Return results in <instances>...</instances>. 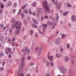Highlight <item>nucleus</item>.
Instances as JSON below:
<instances>
[{"label": "nucleus", "instance_id": "obj_41", "mask_svg": "<svg viewBox=\"0 0 76 76\" xmlns=\"http://www.w3.org/2000/svg\"><path fill=\"white\" fill-rule=\"evenodd\" d=\"M1 9H3V8H4V6H3L2 4H1Z\"/></svg>", "mask_w": 76, "mask_h": 76}, {"label": "nucleus", "instance_id": "obj_20", "mask_svg": "<svg viewBox=\"0 0 76 76\" xmlns=\"http://www.w3.org/2000/svg\"><path fill=\"white\" fill-rule=\"evenodd\" d=\"M36 16L37 18L39 17V13L38 12H37L36 14Z\"/></svg>", "mask_w": 76, "mask_h": 76}, {"label": "nucleus", "instance_id": "obj_31", "mask_svg": "<svg viewBox=\"0 0 76 76\" xmlns=\"http://www.w3.org/2000/svg\"><path fill=\"white\" fill-rule=\"evenodd\" d=\"M30 33L31 35H32V34H33V31L32 30H30Z\"/></svg>", "mask_w": 76, "mask_h": 76}, {"label": "nucleus", "instance_id": "obj_35", "mask_svg": "<svg viewBox=\"0 0 76 76\" xmlns=\"http://www.w3.org/2000/svg\"><path fill=\"white\" fill-rule=\"evenodd\" d=\"M34 25V24H33L32 26V27H33V28H37V27H38V26H33Z\"/></svg>", "mask_w": 76, "mask_h": 76}, {"label": "nucleus", "instance_id": "obj_26", "mask_svg": "<svg viewBox=\"0 0 76 76\" xmlns=\"http://www.w3.org/2000/svg\"><path fill=\"white\" fill-rule=\"evenodd\" d=\"M31 12V8H30L29 10V13L30 15H32V12Z\"/></svg>", "mask_w": 76, "mask_h": 76}, {"label": "nucleus", "instance_id": "obj_23", "mask_svg": "<svg viewBox=\"0 0 76 76\" xmlns=\"http://www.w3.org/2000/svg\"><path fill=\"white\" fill-rule=\"evenodd\" d=\"M17 6V3H15L13 5V7L15 8Z\"/></svg>", "mask_w": 76, "mask_h": 76}, {"label": "nucleus", "instance_id": "obj_13", "mask_svg": "<svg viewBox=\"0 0 76 76\" xmlns=\"http://www.w3.org/2000/svg\"><path fill=\"white\" fill-rule=\"evenodd\" d=\"M46 10H46L45 9V12H48V13H50L51 12V10H49V8H48V9L47 10V8H46Z\"/></svg>", "mask_w": 76, "mask_h": 76}, {"label": "nucleus", "instance_id": "obj_14", "mask_svg": "<svg viewBox=\"0 0 76 76\" xmlns=\"http://www.w3.org/2000/svg\"><path fill=\"white\" fill-rule=\"evenodd\" d=\"M5 50L6 51H7L8 52H10V51H11V49L10 48H6L5 49Z\"/></svg>", "mask_w": 76, "mask_h": 76}, {"label": "nucleus", "instance_id": "obj_7", "mask_svg": "<svg viewBox=\"0 0 76 76\" xmlns=\"http://www.w3.org/2000/svg\"><path fill=\"white\" fill-rule=\"evenodd\" d=\"M71 19L73 22L75 21L76 20V16L75 15H72L71 17Z\"/></svg>", "mask_w": 76, "mask_h": 76}, {"label": "nucleus", "instance_id": "obj_60", "mask_svg": "<svg viewBox=\"0 0 76 76\" xmlns=\"http://www.w3.org/2000/svg\"><path fill=\"white\" fill-rule=\"evenodd\" d=\"M48 16H45V19H48Z\"/></svg>", "mask_w": 76, "mask_h": 76}, {"label": "nucleus", "instance_id": "obj_49", "mask_svg": "<svg viewBox=\"0 0 76 76\" xmlns=\"http://www.w3.org/2000/svg\"><path fill=\"white\" fill-rule=\"evenodd\" d=\"M3 54V51H1V53L0 54V56H2V55Z\"/></svg>", "mask_w": 76, "mask_h": 76}, {"label": "nucleus", "instance_id": "obj_28", "mask_svg": "<svg viewBox=\"0 0 76 76\" xmlns=\"http://www.w3.org/2000/svg\"><path fill=\"white\" fill-rule=\"evenodd\" d=\"M26 8V6L25 5H24L22 6V10H24Z\"/></svg>", "mask_w": 76, "mask_h": 76}, {"label": "nucleus", "instance_id": "obj_36", "mask_svg": "<svg viewBox=\"0 0 76 76\" xmlns=\"http://www.w3.org/2000/svg\"><path fill=\"white\" fill-rule=\"evenodd\" d=\"M56 24H54L53 25V26L51 28L52 29H53L54 28H55V26H56Z\"/></svg>", "mask_w": 76, "mask_h": 76}, {"label": "nucleus", "instance_id": "obj_29", "mask_svg": "<svg viewBox=\"0 0 76 76\" xmlns=\"http://www.w3.org/2000/svg\"><path fill=\"white\" fill-rule=\"evenodd\" d=\"M50 65H51V67H53V66H54V64L53 63L52 61L50 62Z\"/></svg>", "mask_w": 76, "mask_h": 76}, {"label": "nucleus", "instance_id": "obj_8", "mask_svg": "<svg viewBox=\"0 0 76 76\" xmlns=\"http://www.w3.org/2000/svg\"><path fill=\"white\" fill-rule=\"evenodd\" d=\"M47 25H50V26H52L53 25V23L51 22L50 21H48L47 22Z\"/></svg>", "mask_w": 76, "mask_h": 76}, {"label": "nucleus", "instance_id": "obj_16", "mask_svg": "<svg viewBox=\"0 0 76 76\" xmlns=\"http://www.w3.org/2000/svg\"><path fill=\"white\" fill-rule=\"evenodd\" d=\"M23 13H25V14H28V11L27 10V9H26L23 10Z\"/></svg>", "mask_w": 76, "mask_h": 76}, {"label": "nucleus", "instance_id": "obj_52", "mask_svg": "<svg viewBox=\"0 0 76 76\" xmlns=\"http://www.w3.org/2000/svg\"><path fill=\"white\" fill-rule=\"evenodd\" d=\"M41 54V52H39L38 53V56H39Z\"/></svg>", "mask_w": 76, "mask_h": 76}, {"label": "nucleus", "instance_id": "obj_63", "mask_svg": "<svg viewBox=\"0 0 76 76\" xmlns=\"http://www.w3.org/2000/svg\"><path fill=\"white\" fill-rule=\"evenodd\" d=\"M8 42H10V41H11V39H8Z\"/></svg>", "mask_w": 76, "mask_h": 76}, {"label": "nucleus", "instance_id": "obj_62", "mask_svg": "<svg viewBox=\"0 0 76 76\" xmlns=\"http://www.w3.org/2000/svg\"><path fill=\"white\" fill-rule=\"evenodd\" d=\"M10 33H12V29H10Z\"/></svg>", "mask_w": 76, "mask_h": 76}, {"label": "nucleus", "instance_id": "obj_45", "mask_svg": "<svg viewBox=\"0 0 76 76\" xmlns=\"http://www.w3.org/2000/svg\"><path fill=\"white\" fill-rule=\"evenodd\" d=\"M27 59L28 60H30V58H31V56H28L27 57Z\"/></svg>", "mask_w": 76, "mask_h": 76}, {"label": "nucleus", "instance_id": "obj_24", "mask_svg": "<svg viewBox=\"0 0 76 76\" xmlns=\"http://www.w3.org/2000/svg\"><path fill=\"white\" fill-rule=\"evenodd\" d=\"M42 26L43 27H45V28H47V25L46 24H44L42 25Z\"/></svg>", "mask_w": 76, "mask_h": 76}, {"label": "nucleus", "instance_id": "obj_50", "mask_svg": "<svg viewBox=\"0 0 76 76\" xmlns=\"http://www.w3.org/2000/svg\"><path fill=\"white\" fill-rule=\"evenodd\" d=\"M60 50H61V52H63V50H64L63 48H61Z\"/></svg>", "mask_w": 76, "mask_h": 76}, {"label": "nucleus", "instance_id": "obj_30", "mask_svg": "<svg viewBox=\"0 0 76 76\" xmlns=\"http://www.w3.org/2000/svg\"><path fill=\"white\" fill-rule=\"evenodd\" d=\"M64 61L67 62V56H65L64 58Z\"/></svg>", "mask_w": 76, "mask_h": 76}, {"label": "nucleus", "instance_id": "obj_55", "mask_svg": "<svg viewBox=\"0 0 76 76\" xmlns=\"http://www.w3.org/2000/svg\"><path fill=\"white\" fill-rule=\"evenodd\" d=\"M68 25H69V28H71V24H70V23Z\"/></svg>", "mask_w": 76, "mask_h": 76}, {"label": "nucleus", "instance_id": "obj_27", "mask_svg": "<svg viewBox=\"0 0 76 76\" xmlns=\"http://www.w3.org/2000/svg\"><path fill=\"white\" fill-rule=\"evenodd\" d=\"M46 66H50V63H49V62H48L47 61L46 62Z\"/></svg>", "mask_w": 76, "mask_h": 76}, {"label": "nucleus", "instance_id": "obj_6", "mask_svg": "<svg viewBox=\"0 0 76 76\" xmlns=\"http://www.w3.org/2000/svg\"><path fill=\"white\" fill-rule=\"evenodd\" d=\"M37 12H39L40 13H42V9L40 8H37Z\"/></svg>", "mask_w": 76, "mask_h": 76}, {"label": "nucleus", "instance_id": "obj_22", "mask_svg": "<svg viewBox=\"0 0 76 76\" xmlns=\"http://www.w3.org/2000/svg\"><path fill=\"white\" fill-rule=\"evenodd\" d=\"M15 28V24H13L12 26H11V28L12 30H13V29Z\"/></svg>", "mask_w": 76, "mask_h": 76}, {"label": "nucleus", "instance_id": "obj_17", "mask_svg": "<svg viewBox=\"0 0 76 76\" xmlns=\"http://www.w3.org/2000/svg\"><path fill=\"white\" fill-rule=\"evenodd\" d=\"M12 3L11 1H9L8 2V6H10L12 5Z\"/></svg>", "mask_w": 76, "mask_h": 76}, {"label": "nucleus", "instance_id": "obj_48", "mask_svg": "<svg viewBox=\"0 0 76 76\" xmlns=\"http://www.w3.org/2000/svg\"><path fill=\"white\" fill-rule=\"evenodd\" d=\"M50 20H52V19H53V17L52 16H50Z\"/></svg>", "mask_w": 76, "mask_h": 76}, {"label": "nucleus", "instance_id": "obj_21", "mask_svg": "<svg viewBox=\"0 0 76 76\" xmlns=\"http://www.w3.org/2000/svg\"><path fill=\"white\" fill-rule=\"evenodd\" d=\"M22 69H18V73H20L22 72Z\"/></svg>", "mask_w": 76, "mask_h": 76}, {"label": "nucleus", "instance_id": "obj_46", "mask_svg": "<svg viewBox=\"0 0 76 76\" xmlns=\"http://www.w3.org/2000/svg\"><path fill=\"white\" fill-rule=\"evenodd\" d=\"M63 15L64 16H65V15H67V12H64V13H63Z\"/></svg>", "mask_w": 76, "mask_h": 76}, {"label": "nucleus", "instance_id": "obj_39", "mask_svg": "<svg viewBox=\"0 0 76 76\" xmlns=\"http://www.w3.org/2000/svg\"><path fill=\"white\" fill-rule=\"evenodd\" d=\"M72 62L73 65H75V62H74V61H73V60H72Z\"/></svg>", "mask_w": 76, "mask_h": 76}, {"label": "nucleus", "instance_id": "obj_33", "mask_svg": "<svg viewBox=\"0 0 76 76\" xmlns=\"http://www.w3.org/2000/svg\"><path fill=\"white\" fill-rule=\"evenodd\" d=\"M25 48V53H26V52L28 50V48L27 47H26Z\"/></svg>", "mask_w": 76, "mask_h": 76}, {"label": "nucleus", "instance_id": "obj_12", "mask_svg": "<svg viewBox=\"0 0 76 76\" xmlns=\"http://www.w3.org/2000/svg\"><path fill=\"white\" fill-rule=\"evenodd\" d=\"M39 49V51H42V48H39L38 47H37L36 48V51H37Z\"/></svg>", "mask_w": 76, "mask_h": 76}, {"label": "nucleus", "instance_id": "obj_3", "mask_svg": "<svg viewBox=\"0 0 76 76\" xmlns=\"http://www.w3.org/2000/svg\"><path fill=\"white\" fill-rule=\"evenodd\" d=\"M42 4L45 9L46 10H47L48 9V5H47V2L45 1L43 2Z\"/></svg>", "mask_w": 76, "mask_h": 76}, {"label": "nucleus", "instance_id": "obj_58", "mask_svg": "<svg viewBox=\"0 0 76 76\" xmlns=\"http://www.w3.org/2000/svg\"><path fill=\"white\" fill-rule=\"evenodd\" d=\"M51 1L52 2L54 3V1H55V0H51Z\"/></svg>", "mask_w": 76, "mask_h": 76}, {"label": "nucleus", "instance_id": "obj_15", "mask_svg": "<svg viewBox=\"0 0 76 76\" xmlns=\"http://www.w3.org/2000/svg\"><path fill=\"white\" fill-rule=\"evenodd\" d=\"M32 21L34 22V23H36V24H38V23L36 21V20L34 19H32Z\"/></svg>", "mask_w": 76, "mask_h": 76}, {"label": "nucleus", "instance_id": "obj_59", "mask_svg": "<svg viewBox=\"0 0 76 76\" xmlns=\"http://www.w3.org/2000/svg\"><path fill=\"white\" fill-rule=\"evenodd\" d=\"M20 76H24V75H23V73H21L20 75Z\"/></svg>", "mask_w": 76, "mask_h": 76}, {"label": "nucleus", "instance_id": "obj_42", "mask_svg": "<svg viewBox=\"0 0 76 76\" xmlns=\"http://www.w3.org/2000/svg\"><path fill=\"white\" fill-rule=\"evenodd\" d=\"M3 36H1L0 38V41H3Z\"/></svg>", "mask_w": 76, "mask_h": 76}, {"label": "nucleus", "instance_id": "obj_37", "mask_svg": "<svg viewBox=\"0 0 76 76\" xmlns=\"http://www.w3.org/2000/svg\"><path fill=\"white\" fill-rule=\"evenodd\" d=\"M59 18V17H58V16H57L56 17V20H57V22H58V20Z\"/></svg>", "mask_w": 76, "mask_h": 76}, {"label": "nucleus", "instance_id": "obj_43", "mask_svg": "<svg viewBox=\"0 0 76 76\" xmlns=\"http://www.w3.org/2000/svg\"><path fill=\"white\" fill-rule=\"evenodd\" d=\"M61 37L62 38H64V37H65V36H64V34H62Z\"/></svg>", "mask_w": 76, "mask_h": 76}, {"label": "nucleus", "instance_id": "obj_2", "mask_svg": "<svg viewBox=\"0 0 76 76\" xmlns=\"http://www.w3.org/2000/svg\"><path fill=\"white\" fill-rule=\"evenodd\" d=\"M25 65V63L24 62V57H23V58L21 60V63L19 66V67L20 68H23V66Z\"/></svg>", "mask_w": 76, "mask_h": 76}, {"label": "nucleus", "instance_id": "obj_57", "mask_svg": "<svg viewBox=\"0 0 76 76\" xmlns=\"http://www.w3.org/2000/svg\"><path fill=\"white\" fill-rule=\"evenodd\" d=\"M9 61L10 63H11V61H12V60L10 59L9 60Z\"/></svg>", "mask_w": 76, "mask_h": 76}, {"label": "nucleus", "instance_id": "obj_4", "mask_svg": "<svg viewBox=\"0 0 76 76\" xmlns=\"http://www.w3.org/2000/svg\"><path fill=\"white\" fill-rule=\"evenodd\" d=\"M60 70L62 73H66V69L64 67H62L60 68Z\"/></svg>", "mask_w": 76, "mask_h": 76}, {"label": "nucleus", "instance_id": "obj_64", "mask_svg": "<svg viewBox=\"0 0 76 76\" xmlns=\"http://www.w3.org/2000/svg\"><path fill=\"white\" fill-rule=\"evenodd\" d=\"M26 76H30V75L29 74H27V75H26Z\"/></svg>", "mask_w": 76, "mask_h": 76}, {"label": "nucleus", "instance_id": "obj_10", "mask_svg": "<svg viewBox=\"0 0 76 76\" xmlns=\"http://www.w3.org/2000/svg\"><path fill=\"white\" fill-rule=\"evenodd\" d=\"M53 57H54L53 56H51L50 57V56H49V55H48V58H49V60H51V61H53Z\"/></svg>", "mask_w": 76, "mask_h": 76}, {"label": "nucleus", "instance_id": "obj_44", "mask_svg": "<svg viewBox=\"0 0 76 76\" xmlns=\"http://www.w3.org/2000/svg\"><path fill=\"white\" fill-rule=\"evenodd\" d=\"M34 64L33 63H31L29 64L30 66H32V65H33Z\"/></svg>", "mask_w": 76, "mask_h": 76}, {"label": "nucleus", "instance_id": "obj_5", "mask_svg": "<svg viewBox=\"0 0 76 76\" xmlns=\"http://www.w3.org/2000/svg\"><path fill=\"white\" fill-rule=\"evenodd\" d=\"M60 42V39L58 38L57 39L55 42V43L56 45H58Z\"/></svg>", "mask_w": 76, "mask_h": 76}, {"label": "nucleus", "instance_id": "obj_53", "mask_svg": "<svg viewBox=\"0 0 76 76\" xmlns=\"http://www.w3.org/2000/svg\"><path fill=\"white\" fill-rule=\"evenodd\" d=\"M32 15L33 16H35V12H34Z\"/></svg>", "mask_w": 76, "mask_h": 76}, {"label": "nucleus", "instance_id": "obj_19", "mask_svg": "<svg viewBox=\"0 0 76 76\" xmlns=\"http://www.w3.org/2000/svg\"><path fill=\"white\" fill-rule=\"evenodd\" d=\"M56 57H57L58 58H60V55H58V53H57L56 56Z\"/></svg>", "mask_w": 76, "mask_h": 76}, {"label": "nucleus", "instance_id": "obj_47", "mask_svg": "<svg viewBox=\"0 0 76 76\" xmlns=\"http://www.w3.org/2000/svg\"><path fill=\"white\" fill-rule=\"evenodd\" d=\"M13 13H15L16 12V10L15 9H13Z\"/></svg>", "mask_w": 76, "mask_h": 76}, {"label": "nucleus", "instance_id": "obj_51", "mask_svg": "<svg viewBox=\"0 0 76 76\" xmlns=\"http://www.w3.org/2000/svg\"><path fill=\"white\" fill-rule=\"evenodd\" d=\"M3 12V10H0V14H1Z\"/></svg>", "mask_w": 76, "mask_h": 76}, {"label": "nucleus", "instance_id": "obj_61", "mask_svg": "<svg viewBox=\"0 0 76 76\" xmlns=\"http://www.w3.org/2000/svg\"><path fill=\"white\" fill-rule=\"evenodd\" d=\"M3 24L0 25V27H3Z\"/></svg>", "mask_w": 76, "mask_h": 76}, {"label": "nucleus", "instance_id": "obj_9", "mask_svg": "<svg viewBox=\"0 0 76 76\" xmlns=\"http://www.w3.org/2000/svg\"><path fill=\"white\" fill-rule=\"evenodd\" d=\"M20 29H18L17 30V31L15 32V34L16 35H18V34H19V32H20Z\"/></svg>", "mask_w": 76, "mask_h": 76}, {"label": "nucleus", "instance_id": "obj_11", "mask_svg": "<svg viewBox=\"0 0 76 76\" xmlns=\"http://www.w3.org/2000/svg\"><path fill=\"white\" fill-rule=\"evenodd\" d=\"M58 5H56V8L58 10H60V4H59L58 3Z\"/></svg>", "mask_w": 76, "mask_h": 76}, {"label": "nucleus", "instance_id": "obj_54", "mask_svg": "<svg viewBox=\"0 0 76 76\" xmlns=\"http://www.w3.org/2000/svg\"><path fill=\"white\" fill-rule=\"evenodd\" d=\"M4 64H5V62H2V66H4Z\"/></svg>", "mask_w": 76, "mask_h": 76}, {"label": "nucleus", "instance_id": "obj_1", "mask_svg": "<svg viewBox=\"0 0 76 76\" xmlns=\"http://www.w3.org/2000/svg\"><path fill=\"white\" fill-rule=\"evenodd\" d=\"M15 27L17 29H19V31L21 27V23L20 22L17 21L15 24Z\"/></svg>", "mask_w": 76, "mask_h": 76}, {"label": "nucleus", "instance_id": "obj_34", "mask_svg": "<svg viewBox=\"0 0 76 76\" xmlns=\"http://www.w3.org/2000/svg\"><path fill=\"white\" fill-rule=\"evenodd\" d=\"M24 23L25 24V25H26V24H28V22L27 21L24 20Z\"/></svg>", "mask_w": 76, "mask_h": 76}, {"label": "nucleus", "instance_id": "obj_40", "mask_svg": "<svg viewBox=\"0 0 76 76\" xmlns=\"http://www.w3.org/2000/svg\"><path fill=\"white\" fill-rule=\"evenodd\" d=\"M67 47L68 49H69L70 47V45H67Z\"/></svg>", "mask_w": 76, "mask_h": 76}, {"label": "nucleus", "instance_id": "obj_38", "mask_svg": "<svg viewBox=\"0 0 76 76\" xmlns=\"http://www.w3.org/2000/svg\"><path fill=\"white\" fill-rule=\"evenodd\" d=\"M38 30L39 31V33H40V34H44V32H41V31H40L39 29H38Z\"/></svg>", "mask_w": 76, "mask_h": 76}, {"label": "nucleus", "instance_id": "obj_18", "mask_svg": "<svg viewBox=\"0 0 76 76\" xmlns=\"http://www.w3.org/2000/svg\"><path fill=\"white\" fill-rule=\"evenodd\" d=\"M67 4V7H68V8H71V7H72V5H70L69 3H68Z\"/></svg>", "mask_w": 76, "mask_h": 76}, {"label": "nucleus", "instance_id": "obj_32", "mask_svg": "<svg viewBox=\"0 0 76 76\" xmlns=\"http://www.w3.org/2000/svg\"><path fill=\"white\" fill-rule=\"evenodd\" d=\"M32 5L33 6H34V7H35V6H36V2H34L32 4Z\"/></svg>", "mask_w": 76, "mask_h": 76}, {"label": "nucleus", "instance_id": "obj_25", "mask_svg": "<svg viewBox=\"0 0 76 76\" xmlns=\"http://www.w3.org/2000/svg\"><path fill=\"white\" fill-rule=\"evenodd\" d=\"M11 22L12 23L15 22V20L13 18H12L11 19Z\"/></svg>", "mask_w": 76, "mask_h": 76}, {"label": "nucleus", "instance_id": "obj_56", "mask_svg": "<svg viewBox=\"0 0 76 76\" xmlns=\"http://www.w3.org/2000/svg\"><path fill=\"white\" fill-rule=\"evenodd\" d=\"M15 38H13L12 39V41H15Z\"/></svg>", "mask_w": 76, "mask_h": 76}]
</instances>
